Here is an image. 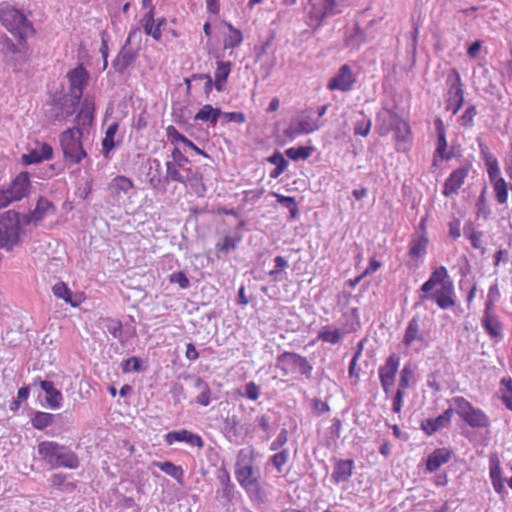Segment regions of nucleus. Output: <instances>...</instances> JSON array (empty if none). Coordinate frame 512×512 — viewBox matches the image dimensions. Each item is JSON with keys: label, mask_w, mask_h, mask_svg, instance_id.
Returning a JSON list of instances; mask_svg holds the SVG:
<instances>
[{"label": "nucleus", "mask_w": 512, "mask_h": 512, "mask_svg": "<svg viewBox=\"0 0 512 512\" xmlns=\"http://www.w3.org/2000/svg\"><path fill=\"white\" fill-rule=\"evenodd\" d=\"M254 450L249 448L238 451L235 463V478L251 501L262 503L266 492L260 482V470L254 466Z\"/></svg>", "instance_id": "obj_1"}, {"label": "nucleus", "mask_w": 512, "mask_h": 512, "mask_svg": "<svg viewBox=\"0 0 512 512\" xmlns=\"http://www.w3.org/2000/svg\"><path fill=\"white\" fill-rule=\"evenodd\" d=\"M0 23L17 39L20 45L26 44L36 30L26 13L8 2L0 3Z\"/></svg>", "instance_id": "obj_2"}, {"label": "nucleus", "mask_w": 512, "mask_h": 512, "mask_svg": "<svg viewBox=\"0 0 512 512\" xmlns=\"http://www.w3.org/2000/svg\"><path fill=\"white\" fill-rule=\"evenodd\" d=\"M37 451L42 460L51 468L77 469L79 458L69 447L54 441H42L37 446Z\"/></svg>", "instance_id": "obj_3"}, {"label": "nucleus", "mask_w": 512, "mask_h": 512, "mask_svg": "<svg viewBox=\"0 0 512 512\" xmlns=\"http://www.w3.org/2000/svg\"><path fill=\"white\" fill-rule=\"evenodd\" d=\"M26 224L22 214L6 211L0 217V248L11 251L19 243L21 224Z\"/></svg>", "instance_id": "obj_4"}, {"label": "nucleus", "mask_w": 512, "mask_h": 512, "mask_svg": "<svg viewBox=\"0 0 512 512\" xmlns=\"http://www.w3.org/2000/svg\"><path fill=\"white\" fill-rule=\"evenodd\" d=\"M83 133L82 128L73 127L60 134V145L66 162L78 164L87 157L81 141Z\"/></svg>", "instance_id": "obj_5"}, {"label": "nucleus", "mask_w": 512, "mask_h": 512, "mask_svg": "<svg viewBox=\"0 0 512 512\" xmlns=\"http://www.w3.org/2000/svg\"><path fill=\"white\" fill-rule=\"evenodd\" d=\"M346 5L337 0H309L308 25L318 29L326 18L341 14Z\"/></svg>", "instance_id": "obj_6"}, {"label": "nucleus", "mask_w": 512, "mask_h": 512, "mask_svg": "<svg viewBox=\"0 0 512 512\" xmlns=\"http://www.w3.org/2000/svg\"><path fill=\"white\" fill-rule=\"evenodd\" d=\"M276 367L279 368L284 376L299 372L306 379L312 378V364L305 356L295 352H283L277 356Z\"/></svg>", "instance_id": "obj_7"}, {"label": "nucleus", "mask_w": 512, "mask_h": 512, "mask_svg": "<svg viewBox=\"0 0 512 512\" xmlns=\"http://www.w3.org/2000/svg\"><path fill=\"white\" fill-rule=\"evenodd\" d=\"M454 411L473 428H487L490 424L489 417L479 408H475L464 397L457 396L452 399Z\"/></svg>", "instance_id": "obj_8"}, {"label": "nucleus", "mask_w": 512, "mask_h": 512, "mask_svg": "<svg viewBox=\"0 0 512 512\" xmlns=\"http://www.w3.org/2000/svg\"><path fill=\"white\" fill-rule=\"evenodd\" d=\"M403 126V141H407L410 136V127L407 122L388 108H382L376 115V131L380 136H386L397 124Z\"/></svg>", "instance_id": "obj_9"}, {"label": "nucleus", "mask_w": 512, "mask_h": 512, "mask_svg": "<svg viewBox=\"0 0 512 512\" xmlns=\"http://www.w3.org/2000/svg\"><path fill=\"white\" fill-rule=\"evenodd\" d=\"M446 85L448 88L446 108L455 115L464 103V90L462 88L461 77L456 69H452L447 75Z\"/></svg>", "instance_id": "obj_10"}, {"label": "nucleus", "mask_w": 512, "mask_h": 512, "mask_svg": "<svg viewBox=\"0 0 512 512\" xmlns=\"http://www.w3.org/2000/svg\"><path fill=\"white\" fill-rule=\"evenodd\" d=\"M88 77V73L82 65H79L68 72L67 78L70 84V95L73 106L79 104L83 95V89L87 84Z\"/></svg>", "instance_id": "obj_11"}, {"label": "nucleus", "mask_w": 512, "mask_h": 512, "mask_svg": "<svg viewBox=\"0 0 512 512\" xmlns=\"http://www.w3.org/2000/svg\"><path fill=\"white\" fill-rule=\"evenodd\" d=\"M355 83L356 77L351 67L344 64L339 68L335 76L329 80L327 88L331 91L338 90L341 92H348L353 88Z\"/></svg>", "instance_id": "obj_12"}, {"label": "nucleus", "mask_w": 512, "mask_h": 512, "mask_svg": "<svg viewBox=\"0 0 512 512\" xmlns=\"http://www.w3.org/2000/svg\"><path fill=\"white\" fill-rule=\"evenodd\" d=\"M322 123L318 120H311L309 117H302L300 119L294 120L290 123V125L284 130V135L293 140L297 136L302 134H310L314 131H317L321 128Z\"/></svg>", "instance_id": "obj_13"}, {"label": "nucleus", "mask_w": 512, "mask_h": 512, "mask_svg": "<svg viewBox=\"0 0 512 512\" xmlns=\"http://www.w3.org/2000/svg\"><path fill=\"white\" fill-rule=\"evenodd\" d=\"M454 287L451 281L444 283L441 289L430 295L421 296V299H432L441 309H448L455 305Z\"/></svg>", "instance_id": "obj_14"}, {"label": "nucleus", "mask_w": 512, "mask_h": 512, "mask_svg": "<svg viewBox=\"0 0 512 512\" xmlns=\"http://www.w3.org/2000/svg\"><path fill=\"white\" fill-rule=\"evenodd\" d=\"M164 438L166 444L168 445H172L175 442H185L186 444L192 447H197L199 449L204 447V441L202 437L186 429L168 432Z\"/></svg>", "instance_id": "obj_15"}, {"label": "nucleus", "mask_w": 512, "mask_h": 512, "mask_svg": "<svg viewBox=\"0 0 512 512\" xmlns=\"http://www.w3.org/2000/svg\"><path fill=\"white\" fill-rule=\"evenodd\" d=\"M334 466L331 474V481L334 484L347 482L353 474L355 468L354 460L352 459H333Z\"/></svg>", "instance_id": "obj_16"}, {"label": "nucleus", "mask_w": 512, "mask_h": 512, "mask_svg": "<svg viewBox=\"0 0 512 512\" xmlns=\"http://www.w3.org/2000/svg\"><path fill=\"white\" fill-rule=\"evenodd\" d=\"M468 168L460 167L450 173L448 178L445 180L443 195L446 197L457 194L459 189L464 184V181L468 175Z\"/></svg>", "instance_id": "obj_17"}, {"label": "nucleus", "mask_w": 512, "mask_h": 512, "mask_svg": "<svg viewBox=\"0 0 512 512\" xmlns=\"http://www.w3.org/2000/svg\"><path fill=\"white\" fill-rule=\"evenodd\" d=\"M454 414V409L452 407L446 409L441 415H439L436 418H429L426 419L421 423L422 430L427 435H432L435 432L439 431L440 429H443L447 427L452 419V416Z\"/></svg>", "instance_id": "obj_18"}, {"label": "nucleus", "mask_w": 512, "mask_h": 512, "mask_svg": "<svg viewBox=\"0 0 512 512\" xmlns=\"http://www.w3.org/2000/svg\"><path fill=\"white\" fill-rule=\"evenodd\" d=\"M482 327L492 339L501 340L503 338V326L498 316L493 310H484L481 320Z\"/></svg>", "instance_id": "obj_19"}, {"label": "nucleus", "mask_w": 512, "mask_h": 512, "mask_svg": "<svg viewBox=\"0 0 512 512\" xmlns=\"http://www.w3.org/2000/svg\"><path fill=\"white\" fill-rule=\"evenodd\" d=\"M400 365V357L397 354H391L386 359L385 364L379 367L378 374L380 382L395 383V378Z\"/></svg>", "instance_id": "obj_20"}, {"label": "nucleus", "mask_w": 512, "mask_h": 512, "mask_svg": "<svg viewBox=\"0 0 512 512\" xmlns=\"http://www.w3.org/2000/svg\"><path fill=\"white\" fill-rule=\"evenodd\" d=\"M139 48L132 50L128 46L123 45L115 59L112 61L114 70L120 74L124 73L125 70L133 64L138 56Z\"/></svg>", "instance_id": "obj_21"}, {"label": "nucleus", "mask_w": 512, "mask_h": 512, "mask_svg": "<svg viewBox=\"0 0 512 512\" xmlns=\"http://www.w3.org/2000/svg\"><path fill=\"white\" fill-rule=\"evenodd\" d=\"M488 177L490 183L494 188V192L498 203L505 204L508 200V187L507 182L501 176L500 169H496V167H494L492 169V172L488 174Z\"/></svg>", "instance_id": "obj_22"}, {"label": "nucleus", "mask_w": 512, "mask_h": 512, "mask_svg": "<svg viewBox=\"0 0 512 512\" xmlns=\"http://www.w3.org/2000/svg\"><path fill=\"white\" fill-rule=\"evenodd\" d=\"M54 210V206L49 200L40 198L35 209L28 215L22 214V217L26 224L30 222L37 223L42 221L46 216L53 214Z\"/></svg>", "instance_id": "obj_23"}, {"label": "nucleus", "mask_w": 512, "mask_h": 512, "mask_svg": "<svg viewBox=\"0 0 512 512\" xmlns=\"http://www.w3.org/2000/svg\"><path fill=\"white\" fill-rule=\"evenodd\" d=\"M95 104L94 101L88 97L84 98L80 111L76 116V126L82 128L84 132L94 120Z\"/></svg>", "instance_id": "obj_24"}, {"label": "nucleus", "mask_w": 512, "mask_h": 512, "mask_svg": "<svg viewBox=\"0 0 512 512\" xmlns=\"http://www.w3.org/2000/svg\"><path fill=\"white\" fill-rule=\"evenodd\" d=\"M39 386L46 394V403L51 409H59L62 406L63 395L60 390L54 387L53 382L48 380H40Z\"/></svg>", "instance_id": "obj_25"}, {"label": "nucleus", "mask_w": 512, "mask_h": 512, "mask_svg": "<svg viewBox=\"0 0 512 512\" xmlns=\"http://www.w3.org/2000/svg\"><path fill=\"white\" fill-rule=\"evenodd\" d=\"M185 171L186 175L182 184L189 187L196 196L204 197L207 189L203 183L202 174L191 169H185Z\"/></svg>", "instance_id": "obj_26"}, {"label": "nucleus", "mask_w": 512, "mask_h": 512, "mask_svg": "<svg viewBox=\"0 0 512 512\" xmlns=\"http://www.w3.org/2000/svg\"><path fill=\"white\" fill-rule=\"evenodd\" d=\"M53 149L47 143H42L38 148L33 149L28 154L22 156V161L26 165L40 163L52 158Z\"/></svg>", "instance_id": "obj_27"}, {"label": "nucleus", "mask_w": 512, "mask_h": 512, "mask_svg": "<svg viewBox=\"0 0 512 512\" xmlns=\"http://www.w3.org/2000/svg\"><path fill=\"white\" fill-rule=\"evenodd\" d=\"M347 333L333 325L322 326L317 335V340L331 345L339 344Z\"/></svg>", "instance_id": "obj_28"}, {"label": "nucleus", "mask_w": 512, "mask_h": 512, "mask_svg": "<svg viewBox=\"0 0 512 512\" xmlns=\"http://www.w3.org/2000/svg\"><path fill=\"white\" fill-rule=\"evenodd\" d=\"M428 238L425 234H415L409 243L408 255L413 260L424 257L427 252Z\"/></svg>", "instance_id": "obj_29"}, {"label": "nucleus", "mask_w": 512, "mask_h": 512, "mask_svg": "<svg viewBox=\"0 0 512 512\" xmlns=\"http://www.w3.org/2000/svg\"><path fill=\"white\" fill-rule=\"evenodd\" d=\"M166 136L171 144L182 143L190 149L194 150L197 154L208 157V155L199 147H197L191 140L182 135L173 125L166 128Z\"/></svg>", "instance_id": "obj_30"}, {"label": "nucleus", "mask_w": 512, "mask_h": 512, "mask_svg": "<svg viewBox=\"0 0 512 512\" xmlns=\"http://www.w3.org/2000/svg\"><path fill=\"white\" fill-rule=\"evenodd\" d=\"M133 187L134 184L131 179L118 175L111 180L108 189L113 197H120L121 194H127Z\"/></svg>", "instance_id": "obj_31"}, {"label": "nucleus", "mask_w": 512, "mask_h": 512, "mask_svg": "<svg viewBox=\"0 0 512 512\" xmlns=\"http://www.w3.org/2000/svg\"><path fill=\"white\" fill-rule=\"evenodd\" d=\"M451 458V453L445 448L436 449L431 453L426 461V469L429 472H435L441 465L447 463Z\"/></svg>", "instance_id": "obj_32"}, {"label": "nucleus", "mask_w": 512, "mask_h": 512, "mask_svg": "<svg viewBox=\"0 0 512 512\" xmlns=\"http://www.w3.org/2000/svg\"><path fill=\"white\" fill-rule=\"evenodd\" d=\"M118 128L119 124L117 122L111 123L106 129L105 136L102 139V154L106 159H110L111 151L120 143L114 140Z\"/></svg>", "instance_id": "obj_33"}, {"label": "nucleus", "mask_w": 512, "mask_h": 512, "mask_svg": "<svg viewBox=\"0 0 512 512\" xmlns=\"http://www.w3.org/2000/svg\"><path fill=\"white\" fill-rule=\"evenodd\" d=\"M217 67L214 72V87L221 92L231 72L232 64L230 61H217Z\"/></svg>", "instance_id": "obj_34"}, {"label": "nucleus", "mask_w": 512, "mask_h": 512, "mask_svg": "<svg viewBox=\"0 0 512 512\" xmlns=\"http://www.w3.org/2000/svg\"><path fill=\"white\" fill-rule=\"evenodd\" d=\"M423 340L424 337L420 333L419 318L415 316L408 322L402 342L405 346H411L413 342Z\"/></svg>", "instance_id": "obj_35"}, {"label": "nucleus", "mask_w": 512, "mask_h": 512, "mask_svg": "<svg viewBox=\"0 0 512 512\" xmlns=\"http://www.w3.org/2000/svg\"><path fill=\"white\" fill-rule=\"evenodd\" d=\"M29 186V174L22 172L13 180L9 190L12 192L15 199L20 200L27 194Z\"/></svg>", "instance_id": "obj_36"}, {"label": "nucleus", "mask_w": 512, "mask_h": 512, "mask_svg": "<svg viewBox=\"0 0 512 512\" xmlns=\"http://www.w3.org/2000/svg\"><path fill=\"white\" fill-rule=\"evenodd\" d=\"M449 278L447 269L444 266H440L436 268L429 279L423 283L421 286V291L428 293L430 292L437 284H441L443 286L444 283H447L445 280Z\"/></svg>", "instance_id": "obj_37"}, {"label": "nucleus", "mask_w": 512, "mask_h": 512, "mask_svg": "<svg viewBox=\"0 0 512 512\" xmlns=\"http://www.w3.org/2000/svg\"><path fill=\"white\" fill-rule=\"evenodd\" d=\"M141 25L143 26L146 35L151 36L154 40H161L162 33L156 28V21L154 18V7L143 16L141 19Z\"/></svg>", "instance_id": "obj_38"}, {"label": "nucleus", "mask_w": 512, "mask_h": 512, "mask_svg": "<svg viewBox=\"0 0 512 512\" xmlns=\"http://www.w3.org/2000/svg\"><path fill=\"white\" fill-rule=\"evenodd\" d=\"M341 328L347 333H352L360 327V318L357 308H352L342 315Z\"/></svg>", "instance_id": "obj_39"}, {"label": "nucleus", "mask_w": 512, "mask_h": 512, "mask_svg": "<svg viewBox=\"0 0 512 512\" xmlns=\"http://www.w3.org/2000/svg\"><path fill=\"white\" fill-rule=\"evenodd\" d=\"M222 115V112L219 108H213L211 105H204L194 116L196 121L210 122L212 125H215L218 121V118Z\"/></svg>", "instance_id": "obj_40"}, {"label": "nucleus", "mask_w": 512, "mask_h": 512, "mask_svg": "<svg viewBox=\"0 0 512 512\" xmlns=\"http://www.w3.org/2000/svg\"><path fill=\"white\" fill-rule=\"evenodd\" d=\"M101 327L105 332L111 334L113 338L122 341L123 325L120 320L105 318L101 321Z\"/></svg>", "instance_id": "obj_41"}, {"label": "nucleus", "mask_w": 512, "mask_h": 512, "mask_svg": "<svg viewBox=\"0 0 512 512\" xmlns=\"http://www.w3.org/2000/svg\"><path fill=\"white\" fill-rule=\"evenodd\" d=\"M153 466L158 467L162 472L176 479L177 481H181L184 475V471L181 466H177L170 461H154L152 463Z\"/></svg>", "instance_id": "obj_42"}, {"label": "nucleus", "mask_w": 512, "mask_h": 512, "mask_svg": "<svg viewBox=\"0 0 512 512\" xmlns=\"http://www.w3.org/2000/svg\"><path fill=\"white\" fill-rule=\"evenodd\" d=\"M366 41V34L364 30L356 24L352 31L345 38V45L347 47L357 49Z\"/></svg>", "instance_id": "obj_43"}, {"label": "nucleus", "mask_w": 512, "mask_h": 512, "mask_svg": "<svg viewBox=\"0 0 512 512\" xmlns=\"http://www.w3.org/2000/svg\"><path fill=\"white\" fill-rule=\"evenodd\" d=\"M435 130L437 133V147L436 152L440 157L444 158V152L447 148L445 126L441 118H437L434 121Z\"/></svg>", "instance_id": "obj_44"}, {"label": "nucleus", "mask_w": 512, "mask_h": 512, "mask_svg": "<svg viewBox=\"0 0 512 512\" xmlns=\"http://www.w3.org/2000/svg\"><path fill=\"white\" fill-rule=\"evenodd\" d=\"M180 169L185 171L184 167H180L174 162H166V174L164 176L165 184L170 182H178L182 184L184 182L185 175L180 173Z\"/></svg>", "instance_id": "obj_45"}, {"label": "nucleus", "mask_w": 512, "mask_h": 512, "mask_svg": "<svg viewBox=\"0 0 512 512\" xmlns=\"http://www.w3.org/2000/svg\"><path fill=\"white\" fill-rule=\"evenodd\" d=\"M55 417L54 414L37 411L32 417L31 423L35 429L44 430L54 422Z\"/></svg>", "instance_id": "obj_46"}, {"label": "nucleus", "mask_w": 512, "mask_h": 512, "mask_svg": "<svg viewBox=\"0 0 512 512\" xmlns=\"http://www.w3.org/2000/svg\"><path fill=\"white\" fill-rule=\"evenodd\" d=\"M228 34L224 40V48H235L243 42L242 32L232 24H227Z\"/></svg>", "instance_id": "obj_47"}, {"label": "nucleus", "mask_w": 512, "mask_h": 512, "mask_svg": "<svg viewBox=\"0 0 512 512\" xmlns=\"http://www.w3.org/2000/svg\"><path fill=\"white\" fill-rule=\"evenodd\" d=\"M359 114L361 118L357 119L354 123V135L366 137L370 133L372 120L363 111H360Z\"/></svg>", "instance_id": "obj_48"}, {"label": "nucleus", "mask_w": 512, "mask_h": 512, "mask_svg": "<svg viewBox=\"0 0 512 512\" xmlns=\"http://www.w3.org/2000/svg\"><path fill=\"white\" fill-rule=\"evenodd\" d=\"M289 461V450L282 449L281 451H276L275 454L269 457L268 464H271L278 473H281L284 469V466Z\"/></svg>", "instance_id": "obj_49"}, {"label": "nucleus", "mask_w": 512, "mask_h": 512, "mask_svg": "<svg viewBox=\"0 0 512 512\" xmlns=\"http://www.w3.org/2000/svg\"><path fill=\"white\" fill-rule=\"evenodd\" d=\"M195 388L200 391V394L197 396L196 402L202 406H208L211 402V390L209 388V385L201 378H197L195 381Z\"/></svg>", "instance_id": "obj_50"}, {"label": "nucleus", "mask_w": 512, "mask_h": 512, "mask_svg": "<svg viewBox=\"0 0 512 512\" xmlns=\"http://www.w3.org/2000/svg\"><path fill=\"white\" fill-rule=\"evenodd\" d=\"M312 152H313L312 147L300 146V147L288 148L285 151V154L291 160L298 161V160L308 159L311 156Z\"/></svg>", "instance_id": "obj_51"}, {"label": "nucleus", "mask_w": 512, "mask_h": 512, "mask_svg": "<svg viewBox=\"0 0 512 512\" xmlns=\"http://www.w3.org/2000/svg\"><path fill=\"white\" fill-rule=\"evenodd\" d=\"M479 149L480 154L485 162L488 174L492 172V169L494 167H496V169H500L497 158L490 153V150L487 145H485L484 143H479Z\"/></svg>", "instance_id": "obj_52"}, {"label": "nucleus", "mask_w": 512, "mask_h": 512, "mask_svg": "<svg viewBox=\"0 0 512 512\" xmlns=\"http://www.w3.org/2000/svg\"><path fill=\"white\" fill-rule=\"evenodd\" d=\"M54 296L59 299H63L66 303L71 304V306H77V303L73 302L71 297V291L67 287V285L63 282L56 283L52 288Z\"/></svg>", "instance_id": "obj_53"}, {"label": "nucleus", "mask_w": 512, "mask_h": 512, "mask_svg": "<svg viewBox=\"0 0 512 512\" xmlns=\"http://www.w3.org/2000/svg\"><path fill=\"white\" fill-rule=\"evenodd\" d=\"M154 162L156 163V170L154 173H151L149 172L147 174L148 176V181H149V184L150 186L153 188V189H156V190H165L164 189V178H162L161 176V164H160V161L158 160H154Z\"/></svg>", "instance_id": "obj_54"}, {"label": "nucleus", "mask_w": 512, "mask_h": 512, "mask_svg": "<svg viewBox=\"0 0 512 512\" xmlns=\"http://www.w3.org/2000/svg\"><path fill=\"white\" fill-rule=\"evenodd\" d=\"M414 378V370L410 364H405L400 372L399 387L402 391L411 387Z\"/></svg>", "instance_id": "obj_55"}, {"label": "nucleus", "mask_w": 512, "mask_h": 512, "mask_svg": "<svg viewBox=\"0 0 512 512\" xmlns=\"http://www.w3.org/2000/svg\"><path fill=\"white\" fill-rule=\"evenodd\" d=\"M0 49L4 54H18L20 49L6 34L0 35Z\"/></svg>", "instance_id": "obj_56"}, {"label": "nucleus", "mask_w": 512, "mask_h": 512, "mask_svg": "<svg viewBox=\"0 0 512 512\" xmlns=\"http://www.w3.org/2000/svg\"><path fill=\"white\" fill-rule=\"evenodd\" d=\"M240 396L247 398L251 401L258 400L260 396V386L254 381H249L244 386V391L239 393Z\"/></svg>", "instance_id": "obj_57"}, {"label": "nucleus", "mask_w": 512, "mask_h": 512, "mask_svg": "<svg viewBox=\"0 0 512 512\" xmlns=\"http://www.w3.org/2000/svg\"><path fill=\"white\" fill-rule=\"evenodd\" d=\"M288 430L286 428H282L278 433L277 437L271 442L269 449L270 451H281L285 449L284 446L288 442Z\"/></svg>", "instance_id": "obj_58"}, {"label": "nucleus", "mask_w": 512, "mask_h": 512, "mask_svg": "<svg viewBox=\"0 0 512 512\" xmlns=\"http://www.w3.org/2000/svg\"><path fill=\"white\" fill-rule=\"evenodd\" d=\"M477 111L474 105H470L466 108L462 116L459 118V123L464 127H472L474 124V117L476 116Z\"/></svg>", "instance_id": "obj_59"}, {"label": "nucleus", "mask_w": 512, "mask_h": 512, "mask_svg": "<svg viewBox=\"0 0 512 512\" xmlns=\"http://www.w3.org/2000/svg\"><path fill=\"white\" fill-rule=\"evenodd\" d=\"M121 368L124 373L138 372L141 369V361L138 357L132 356L122 361Z\"/></svg>", "instance_id": "obj_60"}, {"label": "nucleus", "mask_w": 512, "mask_h": 512, "mask_svg": "<svg viewBox=\"0 0 512 512\" xmlns=\"http://www.w3.org/2000/svg\"><path fill=\"white\" fill-rule=\"evenodd\" d=\"M170 283L178 284L180 288L187 289L190 286V280L182 271H176L169 276Z\"/></svg>", "instance_id": "obj_61"}, {"label": "nucleus", "mask_w": 512, "mask_h": 512, "mask_svg": "<svg viewBox=\"0 0 512 512\" xmlns=\"http://www.w3.org/2000/svg\"><path fill=\"white\" fill-rule=\"evenodd\" d=\"M500 298V291L497 284L490 286L487 294V300L485 303V310H493L495 302Z\"/></svg>", "instance_id": "obj_62"}, {"label": "nucleus", "mask_w": 512, "mask_h": 512, "mask_svg": "<svg viewBox=\"0 0 512 512\" xmlns=\"http://www.w3.org/2000/svg\"><path fill=\"white\" fill-rule=\"evenodd\" d=\"M476 209H477V215L479 217H483L484 219H487L490 215V209L487 204L485 191L481 193L479 196L477 202H476Z\"/></svg>", "instance_id": "obj_63"}, {"label": "nucleus", "mask_w": 512, "mask_h": 512, "mask_svg": "<svg viewBox=\"0 0 512 512\" xmlns=\"http://www.w3.org/2000/svg\"><path fill=\"white\" fill-rule=\"evenodd\" d=\"M489 474L491 481L502 479V469L500 466V461L497 457L490 458Z\"/></svg>", "instance_id": "obj_64"}]
</instances>
